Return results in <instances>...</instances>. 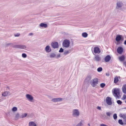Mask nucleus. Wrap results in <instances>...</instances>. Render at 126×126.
I'll return each instance as SVG.
<instances>
[{"instance_id":"79ce46f5","label":"nucleus","mask_w":126,"mask_h":126,"mask_svg":"<svg viewBox=\"0 0 126 126\" xmlns=\"http://www.w3.org/2000/svg\"><path fill=\"white\" fill-rule=\"evenodd\" d=\"M28 35L29 36H32L34 35V33H30Z\"/></svg>"},{"instance_id":"c756f323","label":"nucleus","mask_w":126,"mask_h":126,"mask_svg":"<svg viewBox=\"0 0 126 126\" xmlns=\"http://www.w3.org/2000/svg\"><path fill=\"white\" fill-rule=\"evenodd\" d=\"M17 110V108L16 107H13L12 109V110L13 112L16 111Z\"/></svg>"},{"instance_id":"7ed1b4c3","label":"nucleus","mask_w":126,"mask_h":126,"mask_svg":"<svg viewBox=\"0 0 126 126\" xmlns=\"http://www.w3.org/2000/svg\"><path fill=\"white\" fill-rule=\"evenodd\" d=\"M70 44V41L68 40L65 39L64 40L63 46V47L66 48H68L69 47Z\"/></svg>"},{"instance_id":"ea45409f","label":"nucleus","mask_w":126,"mask_h":126,"mask_svg":"<svg viewBox=\"0 0 126 126\" xmlns=\"http://www.w3.org/2000/svg\"><path fill=\"white\" fill-rule=\"evenodd\" d=\"M126 95H124L123 96L122 99L123 100H125V99H126Z\"/></svg>"},{"instance_id":"f8f14e48","label":"nucleus","mask_w":126,"mask_h":126,"mask_svg":"<svg viewBox=\"0 0 126 126\" xmlns=\"http://www.w3.org/2000/svg\"><path fill=\"white\" fill-rule=\"evenodd\" d=\"M39 27L41 29L46 28L47 27V24L42 23L40 24Z\"/></svg>"},{"instance_id":"cd10ccee","label":"nucleus","mask_w":126,"mask_h":126,"mask_svg":"<svg viewBox=\"0 0 126 126\" xmlns=\"http://www.w3.org/2000/svg\"><path fill=\"white\" fill-rule=\"evenodd\" d=\"M118 81V77H115L114 79V82L115 83H117Z\"/></svg>"},{"instance_id":"a19ab883","label":"nucleus","mask_w":126,"mask_h":126,"mask_svg":"<svg viewBox=\"0 0 126 126\" xmlns=\"http://www.w3.org/2000/svg\"><path fill=\"white\" fill-rule=\"evenodd\" d=\"M100 126H108V125L103 124H100Z\"/></svg>"},{"instance_id":"7c9ffc66","label":"nucleus","mask_w":126,"mask_h":126,"mask_svg":"<svg viewBox=\"0 0 126 126\" xmlns=\"http://www.w3.org/2000/svg\"><path fill=\"white\" fill-rule=\"evenodd\" d=\"M118 123L121 125H123V124L122 120L121 119H119V120Z\"/></svg>"},{"instance_id":"c85d7f7f","label":"nucleus","mask_w":126,"mask_h":126,"mask_svg":"<svg viewBox=\"0 0 126 126\" xmlns=\"http://www.w3.org/2000/svg\"><path fill=\"white\" fill-rule=\"evenodd\" d=\"M20 116L19 114L18 113H17L16 115L15 118L16 119H18L19 117H20Z\"/></svg>"},{"instance_id":"1a4fd4ad","label":"nucleus","mask_w":126,"mask_h":126,"mask_svg":"<svg viewBox=\"0 0 126 126\" xmlns=\"http://www.w3.org/2000/svg\"><path fill=\"white\" fill-rule=\"evenodd\" d=\"M106 101L107 104L108 105H110L112 104L111 100L110 97H107Z\"/></svg>"},{"instance_id":"4be33fe9","label":"nucleus","mask_w":126,"mask_h":126,"mask_svg":"<svg viewBox=\"0 0 126 126\" xmlns=\"http://www.w3.org/2000/svg\"><path fill=\"white\" fill-rule=\"evenodd\" d=\"M121 37L122 36L120 35H117L116 38V40L118 42L121 39Z\"/></svg>"},{"instance_id":"de8ad7c7","label":"nucleus","mask_w":126,"mask_h":126,"mask_svg":"<svg viewBox=\"0 0 126 126\" xmlns=\"http://www.w3.org/2000/svg\"><path fill=\"white\" fill-rule=\"evenodd\" d=\"M106 75L107 76H109V74L107 73L106 74Z\"/></svg>"},{"instance_id":"c03bdc74","label":"nucleus","mask_w":126,"mask_h":126,"mask_svg":"<svg viewBox=\"0 0 126 126\" xmlns=\"http://www.w3.org/2000/svg\"><path fill=\"white\" fill-rule=\"evenodd\" d=\"M97 109L99 110H100L101 109V108L100 107H97Z\"/></svg>"},{"instance_id":"a878e982","label":"nucleus","mask_w":126,"mask_h":126,"mask_svg":"<svg viewBox=\"0 0 126 126\" xmlns=\"http://www.w3.org/2000/svg\"><path fill=\"white\" fill-rule=\"evenodd\" d=\"M125 58L124 56L122 55L119 58V60L121 61H122L124 60Z\"/></svg>"},{"instance_id":"6e6552de","label":"nucleus","mask_w":126,"mask_h":126,"mask_svg":"<svg viewBox=\"0 0 126 126\" xmlns=\"http://www.w3.org/2000/svg\"><path fill=\"white\" fill-rule=\"evenodd\" d=\"M51 45L54 48H57L59 47L58 43L56 42H52L51 43Z\"/></svg>"},{"instance_id":"2f4dec72","label":"nucleus","mask_w":126,"mask_h":126,"mask_svg":"<svg viewBox=\"0 0 126 126\" xmlns=\"http://www.w3.org/2000/svg\"><path fill=\"white\" fill-rule=\"evenodd\" d=\"M22 56L23 58H25L27 57V55L25 53H23L22 54Z\"/></svg>"},{"instance_id":"a211bd4d","label":"nucleus","mask_w":126,"mask_h":126,"mask_svg":"<svg viewBox=\"0 0 126 126\" xmlns=\"http://www.w3.org/2000/svg\"><path fill=\"white\" fill-rule=\"evenodd\" d=\"M119 116L125 120H126V113H121L119 114Z\"/></svg>"},{"instance_id":"2eb2a0df","label":"nucleus","mask_w":126,"mask_h":126,"mask_svg":"<svg viewBox=\"0 0 126 126\" xmlns=\"http://www.w3.org/2000/svg\"><path fill=\"white\" fill-rule=\"evenodd\" d=\"M29 126H37L36 123L35 122H30L28 124Z\"/></svg>"},{"instance_id":"f03ea898","label":"nucleus","mask_w":126,"mask_h":126,"mask_svg":"<svg viewBox=\"0 0 126 126\" xmlns=\"http://www.w3.org/2000/svg\"><path fill=\"white\" fill-rule=\"evenodd\" d=\"M80 115V112L77 109H75L73 110L72 115L74 117H78Z\"/></svg>"},{"instance_id":"603ef678","label":"nucleus","mask_w":126,"mask_h":126,"mask_svg":"<svg viewBox=\"0 0 126 126\" xmlns=\"http://www.w3.org/2000/svg\"><path fill=\"white\" fill-rule=\"evenodd\" d=\"M124 109H125L126 110V108H124Z\"/></svg>"},{"instance_id":"dca6fc26","label":"nucleus","mask_w":126,"mask_h":126,"mask_svg":"<svg viewBox=\"0 0 126 126\" xmlns=\"http://www.w3.org/2000/svg\"><path fill=\"white\" fill-rule=\"evenodd\" d=\"M2 95L4 96H6L11 95V94L9 91H5L2 93Z\"/></svg>"},{"instance_id":"49530a36","label":"nucleus","mask_w":126,"mask_h":126,"mask_svg":"<svg viewBox=\"0 0 126 126\" xmlns=\"http://www.w3.org/2000/svg\"><path fill=\"white\" fill-rule=\"evenodd\" d=\"M124 44L126 45V40H125L124 42Z\"/></svg>"},{"instance_id":"5fc2aeb1","label":"nucleus","mask_w":126,"mask_h":126,"mask_svg":"<svg viewBox=\"0 0 126 126\" xmlns=\"http://www.w3.org/2000/svg\"><path fill=\"white\" fill-rule=\"evenodd\" d=\"M125 102L126 103V101Z\"/></svg>"},{"instance_id":"5701e85b","label":"nucleus","mask_w":126,"mask_h":126,"mask_svg":"<svg viewBox=\"0 0 126 126\" xmlns=\"http://www.w3.org/2000/svg\"><path fill=\"white\" fill-rule=\"evenodd\" d=\"M71 52V50L70 49H68L67 50L65 51L64 52V54L65 55H66L70 53Z\"/></svg>"},{"instance_id":"bb28decb","label":"nucleus","mask_w":126,"mask_h":126,"mask_svg":"<svg viewBox=\"0 0 126 126\" xmlns=\"http://www.w3.org/2000/svg\"><path fill=\"white\" fill-rule=\"evenodd\" d=\"M56 56V55L54 53H51L50 55V57L51 58H54Z\"/></svg>"},{"instance_id":"39448f33","label":"nucleus","mask_w":126,"mask_h":126,"mask_svg":"<svg viewBox=\"0 0 126 126\" xmlns=\"http://www.w3.org/2000/svg\"><path fill=\"white\" fill-rule=\"evenodd\" d=\"M98 80L96 78H95L93 79L91 81V84L92 86L93 87H95L98 84Z\"/></svg>"},{"instance_id":"423d86ee","label":"nucleus","mask_w":126,"mask_h":126,"mask_svg":"<svg viewBox=\"0 0 126 126\" xmlns=\"http://www.w3.org/2000/svg\"><path fill=\"white\" fill-rule=\"evenodd\" d=\"M94 56L93 58V60L94 61L99 62L101 61V58L99 55H95Z\"/></svg>"},{"instance_id":"b1692460","label":"nucleus","mask_w":126,"mask_h":126,"mask_svg":"<svg viewBox=\"0 0 126 126\" xmlns=\"http://www.w3.org/2000/svg\"><path fill=\"white\" fill-rule=\"evenodd\" d=\"M27 115V114L26 113H24L22 114L20 116V118H23L26 117Z\"/></svg>"},{"instance_id":"4c0bfd02","label":"nucleus","mask_w":126,"mask_h":126,"mask_svg":"<svg viewBox=\"0 0 126 126\" xmlns=\"http://www.w3.org/2000/svg\"><path fill=\"white\" fill-rule=\"evenodd\" d=\"M106 114L107 116H110L111 114V113L110 112H107Z\"/></svg>"},{"instance_id":"37998d69","label":"nucleus","mask_w":126,"mask_h":126,"mask_svg":"<svg viewBox=\"0 0 126 126\" xmlns=\"http://www.w3.org/2000/svg\"><path fill=\"white\" fill-rule=\"evenodd\" d=\"M12 44V43H8V44H6V46H8L10 45H11Z\"/></svg>"},{"instance_id":"aec40b11","label":"nucleus","mask_w":126,"mask_h":126,"mask_svg":"<svg viewBox=\"0 0 126 126\" xmlns=\"http://www.w3.org/2000/svg\"><path fill=\"white\" fill-rule=\"evenodd\" d=\"M84 123V121L83 120H81L79 123L76 125V126H83Z\"/></svg>"},{"instance_id":"f3484780","label":"nucleus","mask_w":126,"mask_h":126,"mask_svg":"<svg viewBox=\"0 0 126 126\" xmlns=\"http://www.w3.org/2000/svg\"><path fill=\"white\" fill-rule=\"evenodd\" d=\"M123 51V48L122 47H118L117 49V52L118 53L121 54Z\"/></svg>"},{"instance_id":"6ab92c4d","label":"nucleus","mask_w":126,"mask_h":126,"mask_svg":"<svg viewBox=\"0 0 126 126\" xmlns=\"http://www.w3.org/2000/svg\"><path fill=\"white\" fill-rule=\"evenodd\" d=\"M111 59V57L109 55H108L105 58V60L106 62H107L110 61Z\"/></svg>"},{"instance_id":"72a5a7b5","label":"nucleus","mask_w":126,"mask_h":126,"mask_svg":"<svg viewBox=\"0 0 126 126\" xmlns=\"http://www.w3.org/2000/svg\"><path fill=\"white\" fill-rule=\"evenodd\" d=\"M113 117L114 120H116L117 119V116L116 114H114L113 115Z\"/></svg>"},{"instance_id":"20e7f679","label":"nucleus","mask_w":126,"mask_h":126,"mask_svg":"<svg viewBox=\"0 0 126 126\" xmlns=\"http://www.w3.org/2000/svg\"><path fill=\"white\" fill-rule=\"evenodd\" d=\"M93 54L94 55H96L95 54H98L101 52L100 49L98 47H95L94 48L93 51L92 50Z\"/></svg>"},{"instance_id":"58836bf2","label":"nucleus","mask_w":126,"mask_h":126,"mask_svg":"<svg viewBox=\"0 0 126 126\" xmlns=\"http://www.w3.org/2000/svg\"><path fill=\"white\" fill-rule=\"evenodd\" d=\"M20 34L19 33H17L15 34V37H18L20 35Z\"/></svg>"},{"instance_id":"ddd939ff","label":"nucleus","mask_w":126,"mask_h":126,"mask_svg":"<svg viewBox=\"0 0 126 126\" xmlns=\"http://www.w3.org/2000/svg\"><path fill=\"white\" fill-rule=\"evenodd\" d=\"M45 50L48 53L51 51V49L49 45H47L46 47Z\"/></svg>"},{"instance_id":"c9c22d12","label":"nucleus","mask_w":126,"mask_h":126,"mask_svg":"<svg viewBox=\"0 0 126 126\" xmlns=\"http://www.w3.org/2000/svg\"><path fill=\"white\" fill-rule=\"evenodd\" d=\"M117 103L119 105H121L122 103V102L119 100H118L117 101Z\"/></svg>"},{"instance_id":"09e8293b","label":"nucleus","mask_w":126,"mask_h":126,"mask_svg":"<svg viewBox=\"0 0 126 126\" xmlns=\"http://www.w3.org/2000/svg\"><path fill=\"white\" fill-rule=\"evenodd\" d=\"M7 88L8 89H9V87H7Z\"/></svg>"},{"instance_id":"9d476101","label":"nucleus","mask_w":126,"mask_h":126,"mask_svg":"<svg viewBox=\"0 0 126 126\" xmlns=\"http://www.w3.org/2000/svg\"><path fill=\"white\" fill-rule=\"evenodd\" d=\"M26 97L28 100L30 101H32L33 100V97L31 95L27 94L26 95Z\"/></svg>"},{"instance_id":"f257e3e1","label":"nucleus","mask_w":126,"mask_h":126,"mask_svg":"<svg viewBox=\"0 0 126 126\" xmlns=\"http://www.w3.org/2000/svg\"><path fill=\"white\" fill-rule=\"evenodd\" d=\"M112 92L113 95L116 97V98H120L121 97V96L120 94V90L117 88H115L113 89L112 90Z\"/></svg>"},{"instance_id":"f704fd0d","label":"nucleus","mask_w":126,"mask_h":126,"mask_svg":"<svg viewBox=\"0 0 126 126\" xmlns=\"http://www.w3.org/2000/svg\"><path fill=\"white\" fill-rule=\"evenodd\" d=\"M105 86V84L103 83H101L100 85V86L101 87L103 88Z\"/></svg>"},{"instance_id":"3c124183","label":"nucleus","mask_w":126,"mask_h":126,"mask_svg":"<svg viewBox=\"0 0 126 126\" xmlns=\"http://www.w3.org/2000/svg\"><path fill=\"white\" fill-rule=\"evenodd\" d=\"M58 57H60V55H58Z\"/></svg>"},{"instance_id":"473e14b6","label":"nucleus","mask_w":126,"mask_h":126,"mask_svg":"<svg viewBox=\"0 0 126 126\" xmlns=\"http://www.w3.org/2000/svg\"><path fill=\"white\" fill-rule=\"evenodd\" d=\"M102 70V68L101 67H99L97 69V71L98 72H100Z\"/></svg>"},{"instance_id":"0eeeda50","label":"nucleus","mask_w":126,"mask_h":126,"mask_svg":"<svg viewBox=\"0 0 126 126\" xmlns=\"http://www.w3.org/2000/svg\"><path fill=\"white\" fill-rule=\"evenodd\" d=\"M15 47L16 48L22 49L25 50H26L27 48V47L25 45H17L15 46Z\"/></svg>"},{"instance_id":"412c9836","label":"nucleus","mask_w":126,"mask_h":126,"mask_svg":"<svg viewBox=\"0 0 126 126\" xmlns=\"http://www.w3.org/2000/svg\"><path fill=\"white\" fill-rule=\"evenodd\" d=\"M122 89L123 92L125 94H126V84L123 86Z\"/></svg>"},{"instance_id":"e433bc0d","label":"nucleus","mask_w":126,"mask_h":126,"mask_svg":"<svg viewBox=\"0 0 126 126\" xmlns=\"http://www.w3.org/2000/svg\"><path fill=\"white\" fill-rule=\"evenodd\" d=\"M63 51V49L62 48H60V50L59 51V52H62Z\"/></svg>"},{"instance_id":"9b49d317","label":"nucleus","mask_w":126,"mask_h":126,"mask_svg":"<svg viewBox=\"0 0 126 126\" xmlns=\"http://www.w3.org/2000/svg\"><path fill=\"white\" fill-rule=\"evenodd\" d=\"M123 5L122 2L121 1H118L117 3V6L116 8L117 9H119L121 8Z\"/></svg>"},{"instance_id":"a18cd8bd","label":"nucleus","mask_w":126,"mask_h":126,"mask_svg":"<svg viewBox=\"0 0 126 126\" xmlns=\"http://www.w3.org/2000/svg\"><path fill=\"white\" fill-rule=\"evenodd\" d=\"M124 65L126 66V61L124 62Z\"/></svg>"},{"instance_id":"864d4df0","label":"nucleus","mask_w":126,"mask_h":126,"mask_svg":"<svg viewBox=\"0 0 126 126\" xmlns=\"http://www.w3.org/2000/svg\"><path fill=\"white\" fill-rule=\"evenodd\" d=\"M125 122L126 124V120H125Z\"/></svg>"},{"instance_id":"393cba45","label":"nucleus","mask_w":126,"mask_h":126,"mask_svg":"<svg viewBox=\"0 0 126 126\" xmlns=\"http://www.w3.org/2000/svg\"><path fill=\"white\" fill-rule=\"evenodd\" d=\"M82 35L83 37L86 38L88 36V34L87 33L84 32L82 33Z\"/></svg>"},{"instance_id":"4468645a","label":"nucleus","mask_w":126,"mask_h":126,"mask_svg":"<svg viewBox=\"0 0 126 126\" xmlns=\"http://www.w3.org/2000/svg\"><path fill=\"white\" fill-rule=\"evenodd\" d=\"M62 100L63 99L62 98H56L52 99L51 101L53 102H57L62 101Z\"/></svg>"},{"instance_id":"8fccbe9b","label":"nucleus","mask_w":126,"mask_h":126,"mask_svg":"<svg viewBox=\"0 0 126 126\" xmlns=\"http://www.w3.org/2000/svg\"><path fill=\"white\" fill-rule=\"evenodd\" d=\"M88 126H90V124H88Z\"/></svg>"}]
</instances>
